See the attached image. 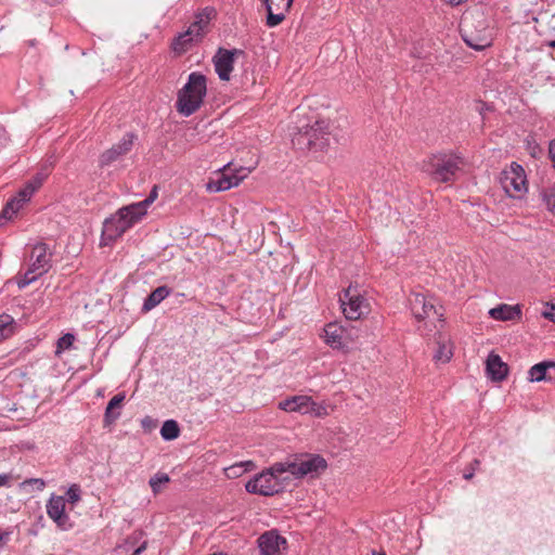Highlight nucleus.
Segmentation results:
<instances>
[{
  "mask_svg": "<svg viewBox=\"0 0 555 555\" xmlns=\"http://www.w3.org/2000/svg\"><path fill=\"white\" fill-rule=\"evenodd\" d=\"M207 94V78L199 72L189 75L186 83L178 91L176 109L189 117L199 109Z\"/></svg>",
  "mask_w": 555,
  "mask_h": 555,
  "instance_id": "1",
  "label": "nucleus"
},
{
  "mask_svg": "<svg viewBox=\"0 0 555 555\" xmlns=\"http://www.w3.org/2000/svg\"><path fill=\"white\" fill-rule=\"evenodd\" d=\"M296 129L292 143L300 151H322L330 145L331 132L325 120H315L313 125L298 126Z\"/></svg>",
  "mask_w": 555,
  "mask_h": 555,
  "instance_id": "2",
  "label": "nucleus"
},
{
  "mask_svg": "<svg viewBox=\"0 0 555 555\" xmlns=\"http://www.w3.org/2000/svg\"><path fill=\"white\" fill-rule=\"evenodd\" d=\"M461 157L453 154H434L423 162L422 171L437 182L454 181L461 169Z\"/></svg>",
  "mask_w": 555,
  "mask_h": 555,
  "instance_id": "3",
  "label": "nucleus"
},
{
  "mask_svg": "<svg viewBox=\"0 0 555 555\" xmlns=\"http://www.w3.org/2000/svg\"><path fill=\"white\" fill-rule=\"evenodd\" d=\"M140 220L128 207L120 208L114 216L105 219L101 235V245H109Z\"/></svg>",
  "mask_w": 555,
  "mask_h": 555,
  "instance_id": "4",
  "label": "nucleus"
},
{
  "mask_svg": "<svg viewBox=\"0 0 555 555\" xmlns=\"http://www.w3.org/2000/svg\"><path fill=\"white\" fill-rule=\"evenodd\" d=\"M327 463L321 455L301 454L293 457V475L296 478H302L307 475L311 477L325 470Z\"/></svg>",
  "mask_w": 555,
  "mask_h": 555,
  "instance_id": "5",
  "label": "nucleus"
},
{
  "mask_svg": "<svg viewBox=\"0 0 555 555\" xmlns=\"http://www.w3.org/2000/svg\"><path fill=\"white\" fill-rule=\"evenodd\" d=\"M245 489L248 493L272 496L282 491V485L273 476V473L263 470L248 480L245 485Z\"/></svg>",
  "mask_w": 555,
  "mask_h": 555,
  "instance_id": "6",
  "label": "nucleus"
},
{
  "mask_svg": "<svg viewBox=\"0 0 555 555\" xmlns=\"http://www.w3.org/2000/svg\"><path fill=\"white\" fill-rule=\"evenodd\" d=\"M244 51L240 49H223L219 48L216 55L214 56L215 70L218 74L220 80L229 81L231 73L234 67L235 56L243 55Z\"/></svg>",
  "mask_w": 555,
  "mask_h": 555,
  "instance_id": "7",
  "label": "nucleus"
},
{
  "mask_svg": "<svg viewBox=\"0 0 555 555\" xmlns=\"http://www.w3.org/2000/svg\"><path fill=\"white\" fill-rule=\"evenodd\" d=\"M135 140L137 134L127 132L117 144H114L111 149L101 154L99 158L100 167L109 166L121 156L127 155L131 151Z\"/></svg>",
  "mask_w": 555,
  "mask_h": 555,
  "instance_id": "8",
  "label": "nucleus"
},
{
  "mask_svg": "<svg viewBox=\"0 0 555 555\" xmlns=\"http://www.w3.org/2000/svg\"><path fill=\"white\" fill-rule=\"evenodd\" d=\"M66 500L62 495L52 494L47 503V514L62 530H68L73 522L65 511Z\"/></svg>",
  "mask_w": 555,
  "mask_h": 555,
  "instance_id": "9",
  "label": "nucleus"
},
{
  "mask_svg": "<svg viewBox=\"0 0 555 555\" xmlns=\"http://www.w3.org/2000/svg\"><path fill=\"white\" fill-rule=\"evenodd\" d=\"M247 176L244 168H240L235 173H221L216 179H210L206 183L208 192L217 193L221 191L230 190L233 186H237L240 182Z\"/></svg>",
  "mask_w": 555,
  "mask_h": 555,
  "instance_id": "10",
  "label": "nucleus"
},
{
  "mask_svg": "<svg viewBox=\"0 0 555 555\" xmlns=\"http://www.w3.org/2000/svg\"><path fill=\"white\" fill-rule=\"evenodd\" d=\"M257 542L260 555H280L281 547L287 544L286 539L275 530L266 531Z\"/></svg>",
  "mask_w": 555,
  "mask_h": 555,
  "instance_id": "11",
  "label": "nucleus"
},
{
  "mask_svg": "<svg viewBox=\"0 0 555 555\" xmlns=\"http://www.w3.org/2000/svg\"><path fill=\"white\" fill-rule=\"evenodd\" d=\"M217 16V11L211 7L204 8L195 15L194 21L184 31H179L177 35H201L202 33H209L210 22Z\"/></svg>",
  "mask_w": 555,
  "mask_h": 555,
  "instance_id": "12",
  "label": "nucleus"
},
{
  "mask_svg": "<svg viewBox=\"0 0 555 555\" xmlns=\"http://www.w3.org/2000/svg\"><path fill=\"white\" fill-rule=\"evenodd\" d=\"M51 257L49 247L46 243H38L34 246L30 258L34 259L31 262V272H36L37 275H42L51 268Z\"/></svg>",
  "mask_w": 555,
  "mask_h": 555,
  "instance_id": "13",
  "label": "nucleus"
},
{
  "mask_svg": "<svg viewBox=\"0 0 555 555\" xmlns=\"http://www.w3.org/2000/svg\"><path fill=\"white\" fill-rule=\"evenodd\" d=\"M508 365L502 361L501 357L491 352L486 360V373L492 382H503L508 375Z\"/></svg>",
  "mask_w": 555,
  "mask_h": 555,
  "instance_id": "14",
  "label": "nucleus"
},
{
  "mask_svg": "<svg viewBox=\"0 0 555 555\" xmlns=\"http://www.w3.org/2000/svg\"><path fill=\"white\" fill-rule=\"evenodd\" d=\"M411 309L414 317L418 320L429 318L431 314L437 317L442 315L438 312L435 304L431 300H428L423 294L414 295L413 299H411Z\"/></svg>",
  "mask_w": 555,
  "mask_h": 555,
  "instance_id": "15",
  "label": "nucleus"
},
{
  "mask_svg": "<svg viewBox=\"0 0 555 555\" xmlns=\"http://www.w3.org/2000/svg\"><path fill=\"white\" fill-rule=\"evenodd\" d=\"M369 311L370 305L366 298L361 294L354 296L353 300L350 301L349 305H346L343 310L346 319L348 320H359L364 314L369 313Z\"/></svg>",
  "mask_w": 555,
  "mask_h": 555,
  "instance_id": "16",
  "label": "nucleus"
},
{
  "mask_svg": "<svg viewBox=\"0 0 555 555\" xmlns=\"http://www.w3.org/2000/svg\"><path fill=\"white\" fill-rule=\"evenodd\" d=\"M126 399L125 392H119L115 395L107 403L105 413H104V427L114 424L120 416V410L122 403Z\"/></svg>",
  "mask_w": 555,
  "mask_h": 555,
  "instance_id": "17",
  "label": "nucleus"
},
{
  "mask_svg": "<svg viewBox=\"0 0 555 555\" xmlns=\"http://www.w3.org/2000/svg\"><path fill=\"white\" fill-rule=\"evenodd\" d=\"M512 170V173L504 178V188L507 192L509 188H513L515 192L520 193L526 189V177L524 175V169L520 165L513 163Z\"/></svg>",
  "mask_w": 555,
  "mask_h": 555,
  "instance_id": "18",
  "label": "nucleus"
},
{
  "mask_svg": "<svg viewBox=\"0 0 555 555\" xmlns=\"http://www.w3.org/2000/svg\"><path fill=\"white\" fill-rule=\"evenodd\" d=\"M489 314L494 320L514 321L521 318V310L518 305L509 306L506 304H501L490 309Z\"/></svg>",
  "mask_w": 555,
  "mask_h": 555,
  "instance_id": "19",
  "label": "nucleus"
},
{
  "mask_svg": "<svg viewBox=\"0 0 555 555\" xmlns=\"http://www.w3.org/2000/svg\"><path fill=\"white\" fill-rule=\"evenodd\" d=\"M346 330L336 323H330L324 328V337L327 345L332 348L340 349L344 347L343 339Z\"/></svg>",
  "mask_w": 555,
  "mask_h": 555,
  "instance_id": "20",
  "label": "nucleus"
},
{
  "mask_svg": "<svg viewBox=\"0 0 555 555\" xmlns=\"http://www.w3.org/2000/svg\"><path fill=\"white\" fill-rule=\"evenodd\" d=\"M171 293V289L166 286L162 285L156 287L145 299L142 306V312L147 313L152 309H154L156 306H158L166 297H168Z\"/></svg>",
  "mask_w": 555,
  "mask_h": 555,
  "instance_id": "21",
  "label": "nucleus"
},
{
  "mask_svg": "<svg viewBox=\"0 0 555 555\" xmlns=\"http://www.w3.org/2000/svg\"><path fill=\"white\" fill-rule=\"evenodd\" d=\"M314 404L311 401L310 397L307 396H295L291 399L285 400L280 403V406L289 412H301L307 413L309 411V405Z\"/></svg>",
  "mask_w": 555,
  "mask_h": 555,
  "instance_id": "22",
  "label": "nucleus"
},
{
  "mask_svg": "<svg viewBox=\"0 0 555 555\" xmlns=\"http://www.w3.org/2000/svg\"><path fill=\"white\" fill-rule=\"evenodd\" d=\"M157 196H158L157 186L154 185L145 199H143L142 202L129 205L128 207L133 211V214L138 217V219L141 220V218L144 215H146L147 207L157 198Z\"/></svg>",
  "mask_w": 555,
  "mask_h": 555,
  "instance_id": "23",
  "label": "nucleus"
},
{
  "mask_svg": "<svg viewBox=\"0 0 555 555\" xmlns=\"http://www.w3.org/2000/svg\"><path fill=\"white\" fill-rule=\"evenodd\" d=\"M17 327L18 324L12 315L7 313L0 314V340L7 339L14 335L17 331Z\"/></svg>",
  "mask_w": 555,
  "mask_h": 555,
  "instance_id": "24",
  "label": "nucleus"
},
{
  "mask_svg": "<svg viewBox=\"0 0 555 555\" xmlns=\"http://www.w3.org/2000/svg\"><path fill=\"white\" fill-rule=\"evenodd\" d=\"M180 435V427L177 421L167 420L160 428V436L166 441L175 440Z\"/></svg>",
  "mask_w": 555,
  "mask_h": 555,
  "instance_id": "25",
  "label": "nucleus"
},
{
  "mask_svg": "<svg viewBox=\"0 0 555 555\" xmlns=\"http://www.w3.org/2000/svg\"><path fill=\"white\" fill-rule=\"evenodd\" d=\"M462 39L476 51H482L492 46V37H462Z\"/></svg>",
  "mask_w": 555,
  "mask_h": 555,
  "instance_id": "26",
  "label": "nucleus"
},
{
  "mask_svg": "<svg viewBox=\"0 0 555 555\" xmlns=\"http://www.w3.org/2000/svg\"><path fill=\"white\" fill-rule=\"evenodd\" d=\"M254 467L255 464L251 461H245L225 468V474L229 478H237L242 474L251 470Z\"/></svg>",
  "mask_w": 555,
  "mask_h": 555,
  "instance_id": "27",
  "label": "nucleus"
},
{
  "mask_svg": "<svg viewBox=\"0 0 555 555\" xmlns=\"http://www.w3.org/2000/svg\"><path fill=\"white\" fill-rule=\"evenodd\" d=\"M192 43L193 37H175L171 49L176 54L181 55L191 48Z\"/></svg>",
  "mask_w": 555,
  "mask_h": 555,
  "instance_id": "28",
  "label": "nucleus"
},
{
  "mask_svg": "<svg viewBox=\"0 0 555 555\" xmlns=\"http://www.w3.org/2000/svg\"><path fill=\"white\" fill-rule=\"evenodd\" d=\"M37 191V185H34L33 182H27L23 189L18 191V193L13 196L20 204L24 205L28 202L34 193Z\"/></svg>",
  "mask_w": 555,
  "mask_h": 555,
  "instance_id": "29",
  "label": "nucleus"
},
{
  "mask_svg": "<svg viewBox=\"0 0 555 555\" xmlns=\"http://www.w3.org/2000/svg\"><path fill=\"white\" fill-rule=\"evenodd\" d=\"M269 473H273V476L278 479L279 475L289 472L293 475V459H288L286 462L274 463L269 469Z\"/></svg>",
  "mask_w": 555,
  "mask_h": 555,
  "instance_id": "30",
  "label": "nucleus"
},
{
  "mask_svg": "<svg viewBox=\"0 0 555 555\" xmlns=\"http://www.w3.org/2000/svg\"><path fill=\"white\" fill-rule=\"evenodd\" d=\"M170 481V477L165 473H157L153 477H151L149 483L152 488L154 494L160 491L162 485L168 483Z\"/></svg>",
  "mask_w": 555,
  "mask_h": 555,
  "instance_id": "31",
  "label": "nucleus"
},
{
  "mask_svg": "<svg viewBox=\"0 0 555 555\" xmlns=\"http://www.w3.org/2000/svg\"><path fill=\"white\" fill-rule=\"evenodd\" d=\"M452 358V351L451 349L446 345L442 344L440 340L438 341V349L434 356V359L436 361L441 362H448Z\"/></svg>",
  "mask_w": 555,
  "mask_h": 555,
  "instance_id": "32",
  "label": "nucleus"
},
{
  "mask_svg": "<svg viewBox=\"0 0 555 555\" xmlns=\"http://www.w3.org/2000/svg\"><path fill=\"white\" fill-rule=\"evenodd\" d=\"M75 341V336L70 333H66L57 339L56 353L69 349Z\"/></svg>",
  "mask_w": 555,
  "mask_h": 555,
  "instance_id": "33",
  "label": "nucleus"
},
{
  "mask_svg": "<svg viewBox=\"0 0 555 555\" xmlns=\"http://www.w3.org/2000/svg\"><path fill=\"white\" fill-rule=\"evenodd\" d=\"M267 10V25L270 27H274L279 25L284 18L285 15L283 12L274 14L272 11V4H268Z\"/></svg>",
  "mask_w": 555,
  "mask_h": 555,
  "instance_id": "34",
  "label": "nucleus"
},
{
  "mask_svg": "<svg viewBox=\"0 0 555 555\" xmlns=\"http://www.w3.org/2000/svg\"><path fill=\"white\" fill-rule=\"evenodd\" d=\"M360 293L357 288H353L351 285L344 291V294L340 296L339 301L341 305V308L346 307V305H349L350 301L353 300L354 296H358Z\"/></svg>",
  "mask_w": 555,
  "mask_h": 555,
  "instance_id": "35",
  "label": "nucleus"
},
{
  "mask_svg": "<svg viewBox=\"0 0 555 555\" xmlns=\"http://www.w3.org/2000/svg\"><path fill=\"white\" fill-rule=\"evenodd\" d=\"M40 275H37L36 272H31V267L29 266L28 270L25 272L23 279H21L17 283L20 288H24L35 282Z\"/></svg>",
  "mask_w": 555,
  "mask_h": 555,
  "instance_id": "36",
  "label": "nucleus"
},
{
  "mask_svg": "<svg viewBox=\"0 0 555 555\" xmlns=\"http://www.w3.org/2000/svg\"><path fill=\"white\" fill-rule=\"evenodd\" d=\"M23 488L31 487L33 490L42 491L46 487V481L41 478H29L22 482Z\"/></svg>",
  "mask_w": 555,
  "mask_h": 555,
  "instance_id": "37",
  "label": "nucleus"
},
{
  "mask_svg": "<svg viewBox=\"0 0 555 555\" xmlns=\"http://www.w3.org/2000/svg\"><path fill=\"white\" fill-rule=\"evenodd\" d=\"M67 501L75 504L80 501V488L78 485H72L66 491Z\"/></svg>",
  "mask_w": 555,
  "mask_h": 555,
  "instance_id": "38",
  "label": "nucleus"
},
{
  "mask_svg": "<svg viewBox=\"0 0 555 555\" xmlns=\"http://www.w3.org/2000/svg\"><path fill=\"white\" fill-rule=\"evenodd\" d=\"M13 216L14 210H9L8 208L3 207V209L0 212V227L7 224V222L13 218Z\"/></svg>",
  "mask_w": 555,
  "mask_h": 555,
  "instance_id": "39",
  "label": "nucleus"
},
{
  "mask_svg": "<svg viewBox=\"0 0 555 555\" xmlns=\"http://www.w3.org/2000/svg\"><path fill=\"white\" fill-rule=\"evenodd\" d=\"M22 204H20L14 197H11L7 204H5V208H8L9 210H14V215L20 210V208H22Z\"/></svg>",
  "mask_w": 555,
  "mask_h": 555,
  "instance_id": "40",
  "label": "nucleus"
},
{
  "mask_svg": "<svg viewBox=\"0 0 555 555\" xmlns=\"http://www.w3.org/2000/svg\"><path fill=\"white\" fill-rule=\"evenodd\" d=\"M542 315L552 321V322H555V305H551L550 307H547L543 312H542Z\"/></svg>",
  "mask_w": 555,
  "mask_h": 555,
  "instance_id": "41",
  "label": "nucleus"
},
{
  "mask_svg": "<svg viewBox=\"0 0 555 555\" xmlns=\"http://www.w3.org/2000/svg\"><path fill=\"white\" fill-rule=\"evenodd\" d=\"M547 209L555 214V193L545 195L544 197Z\"/></svg>",
  "mask_w": 555,
  "mask_h": 555,
  "instance_id": "42",
  "label": "nucleus"
},
{
  "mask_svg": "<svg viewBox=\"0 0 555 555\" xmlns=\"http://www.w3.org/2000/svg\"><path fill=\"white\" fill-rule=\"evenodd\" d=\"M9 142L8 133L4 129V127L0 124V149L7 146Z\"/></svg>",
  "mask_w": 555,
  "mask_h": 555,
  "instance_id": "43",
  "label": "nucleus"
},
{
  "mask_svg": "<svg viewBox=\"0 0 555 555\" xmlns=\"http://www.w3.org/2000/svg\"><path fill=\"white\" fill-rule=\"evenodd\" d=\"M548 154H550L551 160L553 162V166L555 168V139L550 142Z\"/></svg>",
  "mask_w": 555,
  "mask_h": 555,
  "instance_id": "44",
  "label": "nucleus"
},
{
  "mask_svg": "<svg viewBox=\"0 0 555 555\" xmlns=\"http://www.w3.org/2000/svg\"><path fill=\"white\" fill-rule=\"evenodd\" d=\"M9 539H10L9 531L0 532V548H2L5 545V543L9 541Z\"/></svg>",
  "mask_w": 555,
  "mask_h": 555,
  "instance_id": "45",
  "label": "nucleus"
},
{
  "mask_svg": "<svg viewBox=\"0 0 555 555\" xmlns=\"http://www.w3.org/2000/svg\"><path fill=\"white\" fill-rule=\"evenodd\" d=\"M141 424H142V427L143 428H147V429H151L152 427H154V423H153V420L149 416H145L142 421H141Z\"/></svg>",
  "mask_w": 555,
  "mask_h": 555,
  "instance_id": "46",
  "label": "nucleus"
},
{
  "mask_svg": "<svg viewBox=\"0 0 555 555\" xmlns=\"http://www.w3.org/2000/svg\"><path fill=\"white\" fill-rule=\"evenodd\" d=\"M146 541H144L139 547H137L130 555H140L146 548Z\"/></svg>",
  "mask_w": 555,
  "mask_h": 555,
  "instance_id": "47",
  "label": "nucleus"
},
{
  "mask_svg": "<svg viewBox=\"0 0 555 555\" xmlns=\"http://www.w3.org/2000/svg\"><path fill=\"white\" fill-rule=\"evenodd\" d=\"M9 475L7 474H1L0 475V487H3V486H7L9 483Z\"/></svg>",
  "mask_w": 555,
  "mask_h": 555,
  "instance_id": "48",
  "label": "nucleus"
},
{
  "mask_svg": "<svg viewBox=\"0 0 555 555\" xmlns=\"http://www.w3.org/2000/svg\"><path fill=\"white\" fill-rule=\"evenodd\" d=\"M42 181H43V178L37 176L30 182H33L34 185H37V190H38L40 188V185L42 184Z\"/></svg>",
  "mask_w": 555,
  "mask_h": 555,
  "instance_id": "49",
  "label": "nucleus"
},
{
  "mask_svg": "<svg viewBox=\"0 0 555 555\" xmlns=\"http://www.w3.org/2000/svg\"><path fill=\"white\" fill-rule=\"evenodd\" d=\"M473 476H474V468L472 470H469V472H465L464 475H463L464 479H466V480L472 479Z\"/></svg>",
  "mask_w": 555,
  "mask_h": 555,
  "instance_id": "50",
  "label": "nucleus"
},
{
  "mask_svg": "<svg viewBox=\"0 0 555 555\" xmlns=\"http://www.w3.org/2000/svg\"><path fill=\"white\" fill-rule=\"evenodd\" d=\"M468 20V13H465L461 21V26Z\"/></svg>",
  "mask_w": 555,
  "mask_h": 555,
  "instance_id": "51",
  "label": "nucleus"
},
{
  "mask_svg": "<svg viewBox=\"0 0 555 555\" xmlns=\"http://www.w3.org/2000/svg\"><path fill=\"white\" fill-rule=\"evenodd\" d=\"M294 0H286L285 7L289 9Z\"/></svg>",
  "mask_w": 555,
  "mask_h": 555,
  "instance_id": "52",
  "label": "nucleus"
},
{
  "mask_svg": "<svg viewBox=\"0 0 555 555\" xmlns=\"http://www.w3.org/2000/svg\"><path fill=\"white\" fill-rule=\"evenodd\" d=\"M261 2L264 4L266 9H268V4H271V0H261Z\"/></svg>",
  "mask_w": 555,
  "mask_h": 555,
  "instance_id": "53",
  "label": "nucleus"
},
{
  "mask_svg": "<svg viewBox=\"0 0 555 555\" xmlns=\"http://www.w3.org/2000/svg\"><path fill=\"white\" fill-rule=\"evenodd\" d=\"M448 2L451 4H459L461 3V0H448Z\"/></svg>",
  "mask_w": 555,
  "mask_h": 555,
  "instance_id": "54",
  "label": "nucleus"
},
{
  "mask_svg": "<svg viewBox=\"0 0 555 555\" xmlns=\"http://www.w3.org/2000/svg\"><path fill=\"white\" fill-rule=\"evenodd\" d=\"M547 46H548L550 48H555V40H551V41H548V42H547Z\"/></svg>",
  "mask_w": 555,
  "mask_h": 555,
  "instance_id": "55",
  "label": "nucleus"
},
{
  "mask_svg": "<svg viewBox=\"0 0 555 555\" xmlns=\"http://www.w3.org/2000/svg\"><path fill=\"white\" fill-rule=\"evenodd\" d=\"M373 555H386L385 552L373 551Z\"/></svg>",
  "mask_w": 555,
  "mask_h": 555,
  "instance_id": "56",
  "label": "nucleus"
},
{
  "mask_svg": "<svg viewBox=\"0 0 555 555\" xmlns=\"http://www.w3.org/2000/svg\"><path fill=\"white\" fill-rule=\"evenodd\" d=\"M209 555H228V554L220 552V553H212V554H209Z\"/></svg>",
  "mask_w": 555,
  "mask_h": 555,
  "instance_id": "57",
  "label": "nucleus"
},
{
  "mask_svg": "<svg viewBox=\"0 0 555 555\" xmlns=\"http://www.w3.org/2000/svg\"><path fill=\"white\" fill-rule=\"evenodd\" d=\"M473 464L474 465H479V461L478 460H474Z\"/></svg>",
  "mask_w": 555,
  "mask_h": 555,
  "instance_id": "58",
  "label": "nucleus"
},
{
  "mask_svg": "<svg viewBox=\"0 0 555 555\" xmlns=\"http://www.w3.org/2000/svg\"><path fill=\"white\" fill-rule=\"evenodd\" d=\"M29 44H30V46H35V40H30V41H29Z\"/></svg>",
  "mask_w": 555,
  "mask_h": 555,
  "instance_id": "59",
  "label": "nucleus"
}]
</instances>
